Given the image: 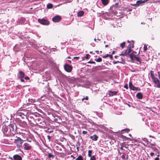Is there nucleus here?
Returning a JSON list of instances; mask_svg holds the SVG:
<instances>
[{"instance_id": "nucleus-17", "label": "nucleus", "mask_w": 160, "mask_h": 160, "mask_svg": "<svg viewBox=\"0 0 160 160\" xmlns=\"http://www.w3.org/2000/svg\"><path fill=\"white\" fill-rule=\"evenodd\" d=\"M9 127L11 131H14V124L13 123H10L9 125Z\"/></svg>"}, {"instance_id": "nucleus-10", "label": "nucleus", "mask_w": 160, "mask_h": 160, "mask_svg": "<svg viewBox=\"0 0 160 160\" xmlns=\"http://www.w3.org/2000/svg\"><path fill=\"white\" fill-rule=\"evenodd\" d=\"M25 18L23 17H21L19 19L17 23L18 24H22L24 23L25 21Z\"/></svg>"}, {"instance_id": "nucleus-51", "label": "nucleus", "mask_w": 160, "mask_h": 160, "mask_svg": "<svg viewBox=\"0 0 160 160\" xmlns=\"http://www.w3.org/2000/svg\"><path fill=\"white\" fill-rule=\"evenodd\" d=\"M95 52L97 53V54H98L99 52V51L98 50L95 51Z\"/></svg>"}, {"instance_id": "nucleus-61", "label": "nucleus", "mask_w": 160, "mask_h": 160, "mask_svg": "<svg viewBox=\"0 0 160 160\" xmlns=\"http://www.w3.org/2000/svg\"><path fill=\"white\" fill-rule=\"evenodd\" d=\"M127 42L128 43H130V42L128 40L127 41Z\"/></svg>"}, {"instance_id": "nucleus-16", "label": "nucleus", "mask_w": 160, "mask_h": 160, "mask_svg": "<svg viewBox=\"0 0 160 160\" xmlns=\"http://www.w3.org/2000/svg\"><path fill=\"white\" fill-rule=\"evenodd\" d=\"M98 138V137L96 135L94 134L93 136H91L90 138L93 140L97 141Z\"/></svg>"}, {"instance_id": "nucleus-36", "label": "nucleus", "mask_w": 160, "mask_h": 160, "mask_svg": "<svg viewBox=\"0 0 160 160\" xmlns=\"http://www.w3.org/2000/svg\"><path fill=\"white\" fill-rule=\"evenodd\" d=\"M109 54H106V55H105V56H102V58H106L109 57Z\"/></svg>"}, {"instance_id": "nucleus-21", "label": "nucleus", "mask_w": 160, "mask_h": 160, "mask_svg": "<svg viewBox=\"0 0 160 160\" xmlns=\"http://www.w3.org/2000/svg\"><path fill=\"white\" fill-rule=\"evenodd\" d=\"M53 7V5L52 4L49 3L47 5V7L48 9L52 8Z\"/></svg>"}, {"instance_id": "nucleus-25", "label": "nucleus", "mask_w": 160, "mask_h": 160, "mask_svg": "<svg viewBox=\"0 0 160 160\" xmlns=\"http://www.w3.org/2000/svg\"><path fill=\"white\" fill-rule=\"evenodd\" d=\"M75 160H83L82 156L79 155Z\"/></svg>"}, {"instance_id": "nucleus-8", "label": "nucleus", "mask_w": 160, "mask_h": 160, "mask_svg": "<svg viewBox=\"0 0 160 160\" xmlns=\"http://www.w3.org/2000/svg\"><path fill=\"white\" fill-rule=\"evenodd\" d=\"M25 76V75L24 72L22 71H20L17 74V77L18 78H23Z\"/></svg>"}, {"instance_id": "nucleus-9", "label": "nucleus", "mask_w": 160, "mask_h": 160, "mask_svg": "<svg viewBox=\"0 0 160 160\" xmlns=\"http://www.w3.org/2000/svg\"><path fill=\"white\" fill-rule=\"evenodd\" d=\"M23 147L24 149L26 150H29L32 148L31 146L27 143H25L24 144Z\"/></svg>"}, {"instance_id": "nucleus-60", "label": "nucleus", "mask_w": 160, "mask_h": 160, "mask_svg": "<svg viewBox=\"0 0 160 160\" xmlns=\"http://www.w3.org/2000/svg\"><path fill=\"white\" fill-rule=\"evenodd\" d=\"M94 41L96 42V38H94Z\"/></svg>"}, {"instance_id": "nucleus-59", "label": "nucleus", "mask_w": 160, "mask_h": 160, "mask_svg": "<svg viewBox=\"0 0 160 160\" xmlns=\"http://www.w3.org/2000/svg\"><path fill=\"white\" fill-rule=\"evenodd\" d=\"M117 57H118V56H114V58H117Z\"/></svg>"}, {"instance_id": "nucleus-13", "label": "nucleus", "mask_w": 160, "mask_h": 160, "mask_svg": "<svg viewBox=\"0 0 160 160\" xmlns=\"http://www.w3.org/2000/svg\"><path fill=\"white\" fill-rule=\"evenodd\" d=\"M13 158L14 160H22V159L21 157L18 154L14 155Z\"/></svg>"}, {"instance_id": "nucleus-4", "label": "nucleus", "mask_w": 160, "mask_h": 160, "mask_svg": "<svg viewBox=\"0 0 160 160\" xmlns=\"http://www.w3.org/2000/svg\"><path fill=\"white\" fill-rule=\"evenodd\" d=\"M154 83L157 86V87L160 88V82L159 80L157 78L155 77L152 79Z\"/></svg>"}, {"instance_id": "nucleus-5", "label": "nucleus", "mask_w": 160, "mask_h": 160, "mask_svg": "<svg viewBox=\"0 0 160 160\" xmlns=\"http://www.w3.org/2000/svg\"><path fill=\"white\" fill-rule=\"evenodd\" d=\"M149 0H144L143 1L142 0H138L137 1L136 4H131L133 6H135L136 7L142 4L145 2L148 1Z\"/></svg>"}, {"instance_id": "nucleus-64", "label": "nucleus", "mask_w": 160, "mask_h": 160, "mask_svg": "<svg viewBox=\"0 0 160 160\" xmlns=\"http://www.w3.org/2000/svg\"><path fill=\"white\" fill-rule=\"evenodd\" d=\"M141 24H144V23H143L142 22L141 23Z\"/></svg>"}, {"instance_id": "nucleus-47", "label": "nucleus", "mask_w": 160, "mask_h": 160, "mask_svg": "<svg viewBox=\"0 0 160 160\" xmlns=\"http://www.w3.org/2000/svg\"><path fill=\"white\" fill-rule=\"evenodd\" d=\"M109 57L111 59H112V55L109 54Z\"/></svg>"}, {"instance_id": "nucleus-20", "label": "nucleus", "mask_w": 160, "mask_h": 160, "mask_svg": "<svg viewBox=\"0 0 160 160\" xmlns=\"http://www.w3.org/2000/svg\"><path fill=\"white\" fill-rule=\"evenodd\" d=\"M101 1L102 3L104 5H107L108 2V0H102Z\"/></svg>"}, {"instance_id": "nucleus-29", "label": "nucleus", "mask_w": 160, "mask_h": 160, "mask_svg": "<svg viewBox=\"0 0 160 160\" xmlns=\"http://www.w3.org/2000/svg\"><path fill=\"white\" fill-rule=\"evenodd\" d=\"M125 42H122V43H121V44H120V46L122 48H123L124 47H125Z\"/></svg>"}, {"instance_id": "nucleus-40", "label": "nucleus", "mask_w": 160, "mask_h": 160, "mask_svg": "<svg viewBox=\"0 0 160 160\" xmlns=\"http://www.w3.org/2000/svg\"><path fill=\"white\" fill-rule=\"evenodd\" d=\"M124 88H126V89H128V84H126V85H125L124 86Z\"/></svg>"}, {"instance_id": "nucleus-3", "label": "nucleus", "mask_w": 160, "mask_h": 160, "mask_svg": "<svg viewBox=\"0 0 160 160\" xmlns=\"http://www.w3.org/2000/svg\"><path fill=\"white\" fill-rule=\"evenodd\" d=\"M64 69L68 72H71L72 70V67L68 64H66L64 65Z\"/></svg>"}, {"instance_id": "nucleus-43", "label": "nucleus", "mask_w": 160, "mask_h": 160, "mask_svg": "<svg viewBox=\"0 0 160 160\" xmlns=\"http://www.w3.org/2000/svg\"><path fill=\"white\" fill-rule=\"evenodd\" d=\"M154 152H151L150 153V154L151 156H153L154 155Z\"/></svg>"}, {"instance_id": "nucleus-23", "label": "nucleus", "mask_w": 160, "mask_h": 160, "mask_svg": "<svg viewBox=\"0 0 160 160\" xmlns=\"http://www.w3.org/2000/svg\"><path fill=\"white\" fill-rule=\"evenodd\" d=\"M23 115L22 113L21 112H20L19 111H18L17 113H16V116H19L20 117H21L22 115Z\"/></svg>"}, {"instance_id": "nucleus-15", "label": "nucleus", "mask_w": 160, "mask_h": 160, "mask_svg": "<svg viewBox=\"0 0 160 160\" xmlns=\"http://www.w3.org/2000/svg\"><path fill=\"white\" fill-rule=\"evenodd\" d=\"M136 96L138 99H141L143 98V95L141 92H138L136 94Z\"/></svg>"}, {"instance_id": "nucleus-12", "label": "nucleus", "mask_w": 160, "mask_h": 160, "mask_svg": "<svg viewBox=\"0 0 160 160\" xmlns=\"http://www.w3.org/2000/svg\"><path fill=\"white\" fill-rule=\"evenodd\" d=\"M131 42H132V46H130V44H129V46H128V54H129V53L131 52L132 51V49H131V48H133L134 47V41H133V40H132L131 41Z\"/></svg>"}, {"instance_id": "nucleus-39", "label": "nucleus", "mask_w": 160, "mask_h": 160, "mask_svg": "<svg viewBox=\"0 0 160 160\" xmlns=\"http://www.w3.org/2000/svg\"><path fill=\"white\" fill-rule=\"evenodd\" d=\"M88 63H94V64H95V62H93V61H89L88 62Z\"/></svg>"}, {"instance_id": "nucleus-38", "label": "nucleus", "mask_w": 160, "mask_h": 160, "mask_svg": "<svg viewBox=\"0 0 160 160\" xmlns=\"http://www.w3.org/2000/svg\"><path fill=\"white\" fill-rule=\"evenodd\" d=\"M118 154L119 155H121L122 154H123V152H120V151L118 149Z\"/></svg>"}, {"instance_id": "nucleus-11", "label": "nucleus", "mask_w": 160, "mask_h": 160, "mask_svg": "<svg viewBox=\"0 0 160 160\" xmlns=\"http://www.w3.org/2000/svg\"><path fill=\"white\" fill-rule=\"evenodd\" d=\"M108 93L109 97H112L116 95L118 93V92L115 91H111L109 90L108 91Z\"/></svg>"}, {"instance_id": "nucleus-54", "label": "nucleus", "mask_w": 160, "mask_h": 160, "mask_svg": "<svg viewBox=\"0 0 160 160\" xmlns=\"http://www.w3.org/2000/svg\"><path fill=\"white\" fill-rule=\"evenodd\" d=\"M123 53H122V54H120V55H122V56H124V55L123 54Z\"/></svg>"}, {"instance_id": "nucleus-50", "label": "nucleus", "mask_w": 160, "mask_h": 160, "mask_svg": "<svg viewBox=\"0 0 160 160\" xmlns=\"http://www.w3.org/2000/svg\"><path fill=\"white\" fill-rule=\"evenodd\" d=\"M47 137L48 138V139L50 140L51 138L48 135V136Z\"/></svg>"}, {"instance_id": "nucleus-57", "label": "nucleus", "mask_w": 160, "mask_h": 160, "mask_svg": "<svg viewBox=\"0 0 160 160\" xmlns=\"http://www.w3.org/2000/svg\"><path fill=\"white\" fill-rule=\"evenodd\" d=\"M79 58L78 57H75L74 58Z\"/></svg>"}, {"instance_id": "nucleus-48", "label": "nucleus", "mask_w": 160, "mask_h": 160, "mask_svg": "<svg viewBox=\"0 0 160 160\" xmlns=\"http://www.w3.org/2000/svg\"><path fill=\"white\" fill-rule=\"evenodd\" d=\"M123 148V146H122L120 147V149L122 150H124Z\"/></svg>"}, {"instance_id": "nucleus-55", "label": "nucleus", "mask_w": 160, "mask_h": 160, "mask_svg": "<svg viewBox=\"0 0 160 160\" xmlns=\"http://www.w3.org/2000/svg\"><path fill=\"white\" fill-rule=\"evenodd\" d=\"M9 158L11 160H13V159H12V158L10 157H9Z\"/></svg>"}, {"instance_id": "nucleus-46", "label": "nucleus", "mask_w": 160, "mask_h": 160, "mask_svg": "<svg viewBox=\"0 0 160 160\" xmlns=\"http://www.w3.org/2000/svg\"><path fill=\"white\" fill-rule=\"evenodd\" d=\"M158 78L159 79H160V72H158Z\"/></svg>"}, {"instance_id": "nucleus-53", "label": "nucleus", "mask_w": 160, "mask_h": 160, "mask_svg": "<svg viewBox=\"0 0 160 160\" xmlns=\"http://www.w3.org/2000/svg\"><path fill=\"white\" fill-rule=\"evenodd\" d=\"M72 139H74V137L73 136H72Z\"/></svg>"}, {"instance_id": "nucleus-41", "label": "nucleus", "mask_w": 160, "mask_h": 160, "mask_svg": "<svg viewBox=\"0 0 160 160\" xmlns=\"http://www.w3.org/2000/svg\"><path fill=\"white\" fill-rule=\"evenodd\" d=\"M82 133L84 134H86L87 133V132L83 131H82Z\"/></svg>"}, {"instance_id": "nucleus-37", "label": "nucleus", "mask_w": 160, "mask_h": 160, "mask_svg": "<svg viewBox=\"0 0 160 160\" xmlns=\"http://www.w3.org/2000/svg\"><path fill=\"white\" fill-rule=\"evenodd\" d=\"M120 62L118 61H113L112 62V63L114 64H116V63H118L119 62Z\"/></svg>"}, {"instance_id": "nucleus-30", "label": "nucleus", "mask_w": 160, "mask_h": 160, "mask_svg": "<svg viewBox=\"0 0 160 160\" xmlns=\"http://www.w3.org/2000/svg\"><path fill=\"white\" fill-rule=\"evenodd\" d=\"M152 149V151H153L154 152H156L157 151V149L155 147H152L151 148Z\"/></svg>"}, {"instance_id": "nucleus-58", "label": "nucleus", "mask_w": 160, "mask_h": 160, "mask_svg": "<svg viewBox=\"0 0 160 160\" xmlns=\"http://www.w3.org/2000/svg\"><path fill=\"white\" fill-rule=\"evenodd\" d=\"M105 47L106 48H107V47H108V45H105Z\"/></svg>"}, {"instance_id": "nucleus-19", "label": "nucleus", "mask_w": 160, "mask_h": 160, "mask_svg": "<svg viewBox=\"0 0 160 160\" xmlns=\"http://www.w3.org/2000/svg\"><path fill=\"white\" fill-rule=\"evenodd\" d=\"M84 13L83 11H80L78 13V16L79 17H81L82 16Z\"/></svg>"}, {"instance_id": "nucleus-26", "label": "nucleus", "mask_w": 160, "mask_h": 160, "mask_svg": "<svg viewBox=\"0 0 160 160\" xmlns=\"http://www.w3.org/2000/svg\"><path fill=\"white\" fill-rule=\"evenodd\" d=\"M123 52V54L124 55V56H127V55H129L128 54V51L127 49L125 50Z\"/></svg>"}, {"instance_id": "nucleus-18", "label": "nucleus", "mask_w": 160, "mask_h": 160, "mask_svg": "<svg viewBox=\"0 0 160 160\" xmlns=\"http://www.w3.org/2000/svg\"><path fill=\"white\" fill-rule=\"evenodd\" d=\"M129 56L130 58L132 60H134V58L136 56L134 53H132L130 54L129 55Z\"/></svg>"}, {"instance_id": "nucleus-1", "label": "nucleus", "mask_w": 160, "mask_h": 160, "mask_svg": "<svg viewBox=\"0 0 160 160\" xmlns=\"http://www.w3.org/2000/svg\"><path fill=\"white\" fill-rule=\"evenodd\" d=\"M23 142L24 140L22 139L21 138L18 137L17 139H14V142L17 144V146L20 147L22 146Z\"/></svg>"}, {"instance_id": "nucleus-14", "label": "nucleus", "mask_w": 160, "mask_h": 160, "mask_svg": "<svg viewBox=\"0 0 160 160\" xmlns=\"http://www.w3.org/2000/svg\"><path fill=\"white\" fill-rule=\"evenodd\" d=\"M121 157L122 160H127L128 156V155H126L125 153H123L122 155L121 156Z\"/></svg>"}, {"instance_id": "nucleus-31", "label": "nucleus", "mask_w": 160, "mask_h": 160, "mask_svg": "<svg viewBox=\"0 0 160 160\" xmlns=\"http://www.w3.org/2000/svg\"><path fill=\"white\" fill-rule=\"evenodd\" d=\"M90 160H96L95 156L93 155L90 158Z\"/></svg>"}, {"instance_id": "nucleus-44", "label": "nucleus", "mask_w": 160, "mask_h": 160, "mask_svg": "<svg viewBox=\"0 0 160 160\" xmlns=\"http://www.w3.org/2000/svg\"><path fill=\"white\" fill-rule=\"evenodd\" d=\"M19 79H20V80H21V82H24V79H23V78H19Z\"/></svg>"}, {"instance_id": "nucleus-33", "label": "nucleus", "mask_w": 160, "mask_h": 160, "mask_svg": "<svg viewBox=\"0 0 160 160\" xmlns=\"http://www.w3.org/2000/svg\"><path fill=\"white\" fill-rule=\"evenodd\" d=\"M90 55L89 54H87L86 55V56L85 57V58L87 59H88L90 58Z\"/></svg>"}, {"instance_id": "nucleus-63", "label": "nucleus", "mask_w": 160, "mask_h": 160, "mask_svg": "<svg viewBox=\"0 0 160 160\" xmlns=\"http://www.w3.org/2000/svg\"><path fill=\"white\" fill-rule=\"evenodd\" d=\"M98 40L99 41H100L101 40L100 39H99V38H98Z\"/></svg>"}, {"instance_id": "nucleus-42", "label": "nucleus", "mask_w": 160, "mask_h": 160, "mask_svg": "<svg viewBox=\"0 0 160 160\" xmlns=\"http://www.w3.org/2000/svg\"><path fill=\"white\" fill-rule=\"evenodd\" d=\"M24 78L25 80H26L29 79V78L28 76H26Z\"/></svg>"}, {"instance_id": "nucleus-6", "label": "nucleus", "mask_w": 160, "mask_h": 160, "mask_svg": "<svg viewBox=\"0 0 160 160\" xmlns=\"http://www.w3.org/2000/svg\"><path fill=\"white\" fill-rule=\"evenodd\" d=\"M62 18L59 16H56L53 18L52 20L54 22H58L61 20Z\"/></svg>"}, {"instance_id": "nucleus-35", "label": "nucleus", "mask_w": 160, "mask_h": 160, "mask_svg": "<svg viewBox=\"0 0 160 160\" xmlns=\"http://www.w3.org/2000/svg\"><path fill=\"white\" fill-rule=\"evenodd\" d=\"M134 59H135L136 60H137L138 61H139V60H140L138 57H137L136 56L134 58Z\"/></svg>"}, {"instance_id": "nucleus-2", "label": "nucleus", "mask_w": 160, "mask_h": 160, "mask_svg": "<svg viewBox=\"0 0 160 160\" xmlns=\"http://www.w3.org/2000/svg\"><path fill=\"white\" fill-rule=\"evenodd\" d=\"M38 21L41 24L43 25H47L49 24V21L44 19H38Z\"/></svg>"}, {"instance_id": "nucleus-27", "label": "nucleus", "mask_w": 160, "mask_h": 160, "mask_svg": "<svg viewBox=\"0 0 160 160\" xmlns=\"http://www.w3.org/2000/svg\"><path fill=\"white\" fill-rule=\"evenodd\" d=\"M150 75L152 79L155 78V77L154 76L153 71H152L151 70L150 71Z\"/></svg>"}, {"instance_id": "nucleus-32", "label": "nucleus", "mask_w": 160, "mask_h": 160, "mask_svg": "<svg viewBox=\"0 0 160 160\" xmlns=\"http://www.w3.org/2000/svg\"><path fill=\"white\" fill-rule=\"evenodd\" d=\"M88 96H86L85 98H83L82 99V101H83L84 100H88Z\"/></svg>"}, {"instance_id": "nucleus-45", "label": "nucleus", "mask_w": 160, "mask_h": 160, "mask_svg": "<svg viewBox=\"0 0 160 160\" xmlns=\"http://www.w3.org/2000/svg\"><path fill=\"white\" fill-rule=\"evenodd\" d=\"M16 47H17L16 45H15V46L14 47L13 49L15 50V51H17H17H18L19 50H16Z\"/></svg>"}, {"instance_id": "nucleus-34", "label": "nucleus", "mask_w": 160, "mask_h": 160, "mask_svg": "<svg viewBox=\"0 0 160 160\" xmlns=\"http://www.w3.org/2000/svg\"><path fill=\"white\" fill-rule=\"evenodd\" d=\"M147 49V46L146 45H144L143 47V50L144 51H146Z\"/></svg>"}, {"instance_id": "nucleus-7", "label": "nucleus", "mask_w": 160, "mask_h": 160, "mask_svg": "<svg viewBox=\"0 0 160 160\" xmlns=\"http://www.w3.org/2000/svg\"><path fill=\"white\" fill-rule=\"evenodd\" d=\"M129 87L130 89L133 91H137L138 89V87L134 86L132 83L131 81H130L129 83Z\"/></svg>"}, {"instance_id": "nucleus-56", "label": "nucleus", "mask_w": 160, "mask_h": 160, "mask_svg": "<svg viewBox=\"0 0 160 160\" xmlns=\"http://www.w3.org/2000/svg\"><path fill=\"white\" fill-rule=\"evenodd\" d=\"M114 52H115V51H113L112 53V55L114 54Z\"/></svg>"}, {"instance_id": "nucleus-62", "label": "nucleus", "mask_w": 160, "mask_h": 160, "mask_svg": "<svg viewBox=\"0 0 160 160\" xmlns=\"http://www.w3.org/2000/svg\"><path fill=\"white\" fill-rule=\"evenodd\" d=\"M138 62H139V64L141 63V62L140 61V60H139V61H138Z\"/></svg>"}, {"instance_id": "nucleus-24", "label": "nucleus", "mask_w": 160, "mask_h": 160, "mask_svg": "<svg viewBox=\"0 0 160 160\" xmlns=\"http://www.w3.org/2000/svg\"><path fill=\"white\" fill-rule=\"evenodd\" d=\"M54 158V155L51 154V153H49L48 155V158Z\"/></svg>"}, {"instance_id": "nucleus-49", "label": "nucleus", "mask_w": 160, "mask_h": 160, "mask_svg": "<svg viewBox=\"0 0 160 160\" xmlns=\"http://www.w3.org/2000/svg\"><path fill=\"white\" fill-rule=\"evenodd\" d=\"M154 160H159V158L158 157H157L155 158Z\"/></svg>"}, {"instance_id": "nucleus-52", "label": "nucleus", "mask_w": 160, "mask_h": 160, "mask_svg": "<svg viewBox=\"0 0 160 160\" xmlns=\"http://www.w3.org/2000/svg\"><path fill=\"white\" fill-rule=\"evenodd\" d=\"M143 140L145 141H147V139L146 138H144L143 139Z\"/></svg>"}, {"instance_id": "nucleus-22", "label": "nucleus", "mask_w": 160, "mask_h": 160, "mask_svg": "<svg viewBox=\"0 0 160 160\" xmlns=\"http://www.w3.org/2000/svg\"><path fill=\"white\" fill-rule=\"evenodd\" d=\"M92 150H89L88 151V156L89 157H92Z\"/></svg>"}, {"instance_id": "nucleus-28", "label": "nucleus", "mask_w": 160, "mask_h": 160, "mask_svg": "<svg viewBox=\"0 0 160 160\" xmlns=\"http://www.w3.org/2000/svg\"><path fill=\"white\" fill-rule=\"evenodd\" d=\"M95 60L97 62H100L102 61V59L101 58H99L97 59H95Z\"/></svg>"}]
</instances>
